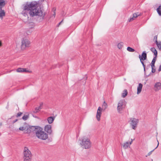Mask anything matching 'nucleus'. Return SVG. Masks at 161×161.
<instances>
[{"instance_id":"nucleus-39","label":"nucleus","mask_w":161,"mask_h":161,"mask_svg":"<svg viewBox=\"0 0 161 161\" xmlns=\"http://www.w3.org/2000/svg\"><path fill=\"white\" fill-rule=\"evenodd\" d=\"M158 71H161V65L159 67V68L158 69Z\"/></svg>"},{"instance_id":"nucleus-9","label":"nucleus","mask_w":161,"mask_h":161,"mask_svg":"<svg viewBox=\"0 0 161 161\" xmlns=\"http://www.w3.org/2000/svg\"><path fill=\"white\" fill-rule=\"evenodd\" d=\"M44 130L47 132V134L51 135L53 132L51 125L50 124L46 125L44 127Z\"/></svg>"},{"instance_id":"nucleus-16","label":"nucleus","mask_w":161,"mask_h":161,"mask_svg":"<svg viewBox=\"0 0 161 161\" xmlns=\"http://www.w3.org/2000/svg\"><path fill=\"white\" fill-rule=\"evenodd\" d=\"M55 119L54 117L50 116L48 117L47 119V120L49 124H52Z\"/></svg>"},{"instance_id":"nucleus-17","label":"nucleus","mask_w":161,"mask_h":161,"mask_svg":"<svg viewBox=\"0 0 161 161\" xmlns=\"http://www.w3.org/2000/svg\"><path fill=\"white\" fill-rule=\"evenodd\" d=\"M151 51L154 53V55L155 56V57H157L158 52L156 49L154 47H152L151 48Z\"/></svg>"},{"instance_id":"nucleus-26","label":"nucleus","mask_w":161,"mask_h":161,"mask_svg":"<svg viewBox=\"0 0 161 161\" xmlns=\"http://www.w3.org/2000/svg\"><path fill=\"white\" fill-rule=\"evenodd\" d=\"M127 50L130 52H134L135 51L134 49L129 47H127Z\"/></svg>"},{"instance_id":"nucleus-21","label":"nucleus","mask_w":161,"mask_h":161,"mask_svg":"<svg viewBox=\"0 0 161 161\" xmlns=\"http://www.w3.org/2000/svg\"><path fill=\"white\" fill-rule=\"evenodd\" d=\"M124 43L123 42H120L117 45L118 48L119 49H121L122 48L123 46Z\"/></svg>"},{"instance_id":"nucleus-19","label":"nucleus","mask_w":161,"mask_h":161,"mask_svg":"<svg viewBox=\"0 0 161 161\" xmlns=\"http://www.w3.org/2000/svg\"><path fill=\"white\" fill-rule=\"evenodd\" d=\"M157 57H155L153 58L151 63L150 64L151 67H155V63L156 61V58Z\"/></svg>"},{"instance_id":"nucleus-37","label":"nucleus","mask_w":161,"mask_h":161,"mask_svg":"<svg viewBox=\"0 0 161 161\" xmlns=\"http://www.w3.org/2000/svg\"><path fill=\"white\" fill-rule=\"evenodd\" d=\"M142 66H143V68H144V72L145 73V72L146 65H145V64H143Z\"/></svg>"},{"instance_id":"nucleus-35","label":"nucleus","mask_w":161,"mask_h":161,"mask_svg":"<svg viewBox=\"0 0 161 161\" xmlns=\"http://www.w3.org/2000/svg\"><path fill=\"white\" fill-rule=\"evenodd\" d=\"M134 19H135V18H134V17H133L132 16V17H130V18L128 20L129 22H130V21H132Z\"/></svg>"},{"instance_id":"nucleus-1","label":"nucleus","mask_w":161,"mask_h":161,"mask_svg":"<svg viewBox=\"0 0 161 161\" xmlns=\"http://www.w3.org/2000/svg\"><path fill=\"white\" fill-rule=\"evenodd\" d=\"M38 3L36 2H32L28 3H27L23 7L22 14L26 17L28 16V14L31 17L35 16H45L43 11L40 8L37 6Z\"/></svg>"},{"instance_id":"nucleus-41","label":"nucleus","mask_w":161,"mask_h":161,"mask_svg":"<svg viewBox=\"0 0 161 161\" xmlns=\"http://www.w3.org/2000/svg\"><path fill=\"white\" fill-rule=\"evenodd\" d=\"M63 19L58 24V25H60L62 23V22H63Z\"/></svg>"},{"instance_id":"nucleus-15","label":"nucleus","mask_w":161,"mask_h":161,"mask_svg":"<svg viewBox=\"0 0 161 161\" xmlns=\"http://www.w3.org/2000/svg\"><path fill=\"white\" fill-rule=\"evenodd\" d=\"M143 85L141 83H140L139 84L138 86L137 89V94H139L141 92Z\"/></svg>"},{"instance_id":"nucleus-18","label":"nucleus","mask_w":161,"mask_h":161,"mask_svg":"<svg viewBox=\"0 0 161 161\" xmlns=\"http://www.w3.org/2000/svg\"><path fill=\"white\" fill-rule=\"evenodd\" d=\"M6 4L5 1L3 0H0V9H2V8Z\"/></svg>"},{"instance_id":"nucleus-43","label":"nucleus","mask_w":161,"mask_h":161,"mask_svg":"<svg viewBox=\"0 0 161 161\" xmlns=\"http://www.w3.org/2000/svg\"><path fill=\"white\" fill-rule=\"evenodd\" d=\"M2 45V43L1 41H0V47H1Z\"/></svg>"},{"instance_id":"nucleus-36","label":"nucleus","mask_w":161,"mask_h":161,"mask_svg":"<svg viewBox=\"0 0 161 161\" xmlns=\"http://www.w3.org/2000/svg\"><path fill=\"white\" fill-rule=\"evenodd\" d=\"M22 114V113H21V112L18 113L17 114V115L16 116V117H18L19 116H20Z\"/></svg>"},{"instance_id":"nucleus-40","label":"nucleus","mask_w":161,"mask_h":161,"mask_svg":"<svg viewBox=\"0 0 161 161\" xmlns=\"http://www.w3.org/2000/svg\"><path fill=\"white\" fill-rule=\"evenodd\" d=\"M133 141V140L132 139H131V141L130 142H129L130 145H131L132 144Z\"/></svg>"},{"instance_id":"nucleus-45","label":"nucleus","mask_w":161,"mask_h":161,"mask_svg":"<svg viewBox=\"0 0 161 161\" xmlns=\"http://www.w3.org/2000/svg\"><path fill=\"white\" fill-rule=\"evenodd\" d=\"M148 76H149V75H146V77H148Z\"/></svg>"},{"instance_id":"nucleus-20","label":"nucleus","mask_w":161,"mask_h":161,"mask_svg":"<svg viewBox=\"0 0 161 161\" xmlns=\"http://www.w3.org/2000/svg\"><path fill=\"white\" fill-rule=\"evenodd\" d=\"M128 92L126 90H125L123 91V92L122 94V97L124 98L127 95Z\"/></svg>"},{"instance_id":"nucleus-23","label":"nucleus","mask_w":161,"mask_h":161,"mask_svg":"<svg viewBox=\"0 0 161 161\" xmlns=\"http://www.w3.org/2000/svg\"><path fill=\"white\" fill-rule=\"evenodd\" d=\"M129 144H130L128 142L124 143L123 145V148L125 149L127 148L129 146Z\"/></svg>"},{"instance_id":"nucleus-8","label":"nucleus","mask_w":161,"mask_h":161,"mask_svg":"<svg viewBox=\"0 0 161 161\" xmlns=\"http://www.w3.org/2000/svg\"><path fill=\"white\" fill-rule=\"evenodd\" d=\"M130 124L132 129L136 130L139 122L138 119L135 118H131L130 119Z\"/></svg>"},{"instance_id":"nucleus-3","label":"nucleus","mask_w":161,"mask_h":161,"mask_svg":"<svg viewBox=\"0 0 161 161\" xmlns=\"http://www.w3.org/2000/svg\"><path fill=\"white\" fill-rule=\"evenodd\" d=\"M23 153L24 161H31L32 155L31 152L27 147H24Z\"/></svg>"},{"instance_id":"nucleus-5","label":"nucleus","mask_w":161,"mask_h":161,"mask_svg":"<svg viewBox=\"0 0 161 161\" xmlns=\"http://www.w3.org/2000/svg\"><path fill=\"white\" fill-rule=\"evenodd\" d=\"M107 107V104L104 101L103 104L102 108L99 107L97 110V113L96 115V118L98 121L100 120V118L101 115V112L102 110L104 111Z\"/></svg>"},{"instance_id":"nucleus-34","label":"nucleus","mask_w":161,"mask_h":161,"mask_svg":"<svg viewBox=\"0 0 161 161\" xmlns=\"http://www.w3.org/2000/svg\"><path fill=\"white\" fill-rule=\"evenodd\" d=\"M55 10L56 9L54 8H53L52 9V11L53 12V15L54 16V17H55L56 15Z\"/></svg>"},{"instance_id":"nucleus-6","label":"nucleus","mask_w":161,"mask_h":161,"mask_svg":"<svg viewBox=\"0 0 161 161\" xmlns=\"http://www.w3.org/2000/svg\"><path fill=\"white\" fill-rule=\"evenodd\" d=\"M126 104V102L124 100H121L119 101L117 106V110L118 113H122V111L125 108Z\"/></svg>"},{"instance_id":"nucleus-32","label":"nucleus","mask_w":161,"mask_h":161,"mask_svg":"<svg viewBox=\"0 0 161 161\" xmlns=\"http://www.w3.org/2000/svg\"><path fill=\"white\" fill-rule=\"evenodd\" d=\"M153 41H155V43H157V36L156 35L154 36Z\"/></svg>"},{"instance_id":"nucleus-11","label":"nucleus","mask_w":161,"mask_h":161,"mask_svg":"<svg viewBox=\"0 0 161 161\" xmlns=\"http://www.w3.org/2000/svg\"><path fill=\"white\" fill-rule=\"evenodd\" d=\"M139 58L140 59V60H145L147 58V55L146 51H143L142 52L141 56L140 55H139Z\"/></svg>"},{"instance_id":"nucleus-4","label":"nucleus","mask_w":161,"mask_h":161,"mask_svg":"<svg viewBox=\"0 0 161 161\" xmlns=\"http://www.w3.org/2000/svg\"><path fill=\"white\" fill-rule=\"evenodd\" d=\"M80 145L83 148L89 149L91 147V142L88 138L83 137L81 139Z\"/></svg>"},{"instance_id":"nucleus-2","label":"nucleus","mask_w":161,"mask_h":161,"mask_svg":"<svg viewBox=\"0 0 161 161\" xmlns=\"http://www.w3.org/2000/svg\"><path fill=\"white\" fill-rule=\"evenodd\" d=\"M36 135L38 138L42 140H46L48 138L47 134L43 131V129L41 127L36 130Z\"/></svg>"},{"instance_id":"nucleus-25","label":"nucleus","mask_w":161,"mask_h":161,"mask_svg":"<svg viewBox=\"0 0 161 161\" xmlns=\"http://www.w3.org/2000/svg\"><path fill=\"white\" fill-rule=\"evenodd\" d=\"M31 126H28L26 130V133H30L31 132H32L31 130Z\"/></svg>"},{"instance_id":"nucleus-14","label":"nucleus","mask_w":161,"mask_h":161,"mask_svg":"<svg viewBox=\"0 0 161 161\" xmlns=\"http://www.w3.org/2000/svg\"><path fill=\"white\" fill-rule=\"evenodd\" d=\"M5 16V13L3 10L0 9V19L2 20L3 17Z\"/></svg>"},{"instance_id":"nucleus-38","label":"nucleus","mask_w":161,"mask_h":161,"mask_svg":"<svg viewBox=\"0 0 161 161\" xmlns=\"http://www.w3.org/2000/svg\"><path fill=\"white\" fill-rule=\"evenodd\" d=\"M144 60H140V62H141V63H142V65H143V64H144V63L143 62V61Z\"/></svg>"},{"instance_id":"nucleus-31","label":"nucleus","mask_w":161,"mask_h":161,"mask_svg":"<svg viewBox=\"0 0 161 161\" xmlns=\"http://www.w3.org/2000/svg\"><path fill=\"white\" fill-rule=\"evenodd\" d=\"M26 129L25 127L22 126L19 127V129L20 130L23 131Z\"/></svg>"},{"instance_id":"nucleus-30","label":"nucleus","mask_w":161,"mask_h":161,"mask_svg":"<svg viewBox=\"0 0 161 161\" xmlns=\"http://www.w3.org/2000/svg\"><path fill=\"white\" fill-rule=\"evenodd\" d=\"M158 145H157V147L154 149L153 150H152V151L149 152L148 153V156H149L150 155H151L152 153V152L155 149H156L157 147H158V145H159V142H158Z\"/></svg>"},{"instance_id":"nucleus-28","label":"nucleus","mask_w":161,"mask_h":161,"mask_svg":"<svg viewBox=\"0 0 161 161\" xmlns=\"http://www.w3.org/2000/svg\"><path fill=\"white\" fill-rule=\"evenodd\" d=\"M159 49V50H161V42H157V43H156Z\"/></svg>"},{"instance_id":"nucleus-10","label":"nucleus","mask_w":161,"mask_h":161,"mask_svg":"<svg viewBox=\"0 0 161 161\" xmlns=\"http://www.w3.org/2000/svg\"><path fill=\"white\" fill-rule=\"evenodd\" d=\"M161 83L160 82H156L154 85V89L155 91H157L161 89Z\"/></svg>"},{"instance_id":"nucleus-7","label":"nucleus","mask_w":161,"mask_h":161,"mask_svg":"<svg viewBox=\"0 0 161 161\" xmlns=\"http://www.w3.org/2000/svg\"><path fill=\"white\" fill-rule=\"evenodd\" d=\"M30 42L26 38H23L21 41V47L22 50H25L26 47H29Z\"/></svg>"},{"instance_id":"nucleus-24","label":"nucleus","mask_w":161,"mask_h":161,"mask_svg":"<svg viewBox=\"0 0 161 161\" xmlns=\"http://www.w3.org/2000/svg\"><path fill=\"white\" fill-rule=\"evenodd\" d=\"M157 12L158 14L160 15H161V5L159 6L158 7L157 9Z\"/></svg>"},{"instance_id":"nucleus-44","label":"nucleus","mask_w":161,"mask_h":161,"mask_svg":"<svg viewBox=\"0 0 161 161\" xmlns=\"http://www.w3.org/2000/svg\"><path fill=\"white\" fill-rule=\"evenodd\" d=\"M6 108H7L8 109V105L6 107Z\"/></svg>"},{"instance_id":"nucleus-13","label":"nucleus","mask_w":161,"mask_h":161,"mask_svg":"<svg viewBox=\"0 0 161 161\" xmlns=\"http://www.w3.org/2000/svg\"><path fill=\"white\" fill-rule=\"evenodd\" d=\"M43 105V103H42L40 104V106L38 107H36L35 110L33 112L35 113H36L39 112L41 109L42 108V107Z\"/></svg>"},{"instance_id":"nucleus-12","label":"nucleus","mask_w":161,"mask_h":161,"mask_svg":"<svg viewBox=\"0 0 161 161\" xmlns=\"http://www.w3.org/2000/svg\"><path fill=\"white\" fill-rule=\"evenodd\" d=\"M41 127L39 126H31V131L32 132L35 133H36V130H38L39 128H40Z\"/></svg>"},{"instance_id":"nucleus-27","label":"nucleus","mask_w":161,"mask_h":161,"mask_svg":"<svg viewBox=\"0 0 161 161\" xmlns=\"http://www.w3.org/2000/svg\"><path fill=\"white\" fill-rule=\"evenodd\" d=\"M29 118V115H25L22 117V119L24 120H26Z\"/></svg>"},{"instance_id":"nucleus-22","label":"nucleus","mask_w":161,"mask_h":161,"mask_svg":"<svg viewBox=\"0 0 161 161\" xmlns=\"http://www.w3.org/2000/svg\"><path fill=\"white\" fill-rule=\"evenodd\" d=\"M17 71L18 72H26V71L25 69L19 68L17 69Z\"/></svg>"},{"instance_id":"nucleus-33","label":"nucleus","mask_w":161,"mask_h":161,"mask_svg":"<svg viewBox=\"0 0 161 161\" xmlns=\"http://www.w3.org/2000/svg\"><path fill=\"white\" fill-rule=\"evenodd\" d=\"M152 67V72L153 73H154L155 72V67Z\"/></svg>"},{"instance_id":"nucleus-29","label":"nucleus","mask_w":161,"mask_h":161,"mask_svg":"<svg viewBox=\"0 0 161 161\" xmlns=\"http://www.w3.org/2000/svg\"><path fill=\"white\" fill-rule=\"evenodd\" d=\"M139 15V14L138 13H134L133 14V17L135 19Z\"/></svg>"},{"instance_id":"nucleus-42","label":"nucleus","mask_w":161,"mask_h":161,"mask_svg":"<svg viewBox=\"0 0 161 161\" xmlns=\"http://www.w3.org/2000/svg\"><path fill=\"white\" fill-rule=\"evenodd\" d=\"M17 120H18V119H15V120L14 121H13V123H14L15 122H16Z\"/></svg>"},{"instance_id":"nucleus-46","label":"nucleus","mask_w":161,"mask_h":161,"mask_svg":"<svg viewBox=\"0 0 161 161\" xmlns=\"http://www.w3.org/2000/svg\"><path fill=\"white\" fill-rule=\"evenodd\" d=\"M32 25L34 26V24H33V23H32Z\"/></svg>"}]
</instances>
